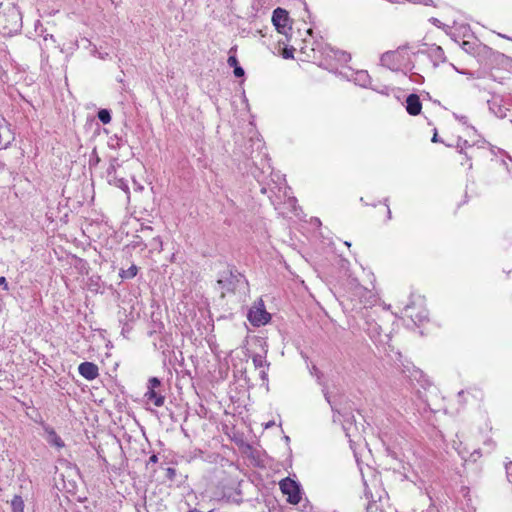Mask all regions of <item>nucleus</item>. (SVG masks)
<instances>
[{"mask_svg": "<svg viewBox=\"0 0 512 512\" xmlns=\"http://www.w3.org/2000/svg\"><path fill=\"white\" fill-rule=\"evenodd\" d=\"M152 242H153V244L159 246L160 249H162V240H161L160 236L154 237Z\"/></svg>", "mask_w": 512, "mask_h": 512, "instance_id": "33", "label": "nucleus"}, {"mask_svg": "<svg viewBox=\"0 0 512 512\" xmlns=\"http://www.w3.org/2000/svg\"><path fill=\"white\" fill-rule=\"evenodd\" d=\"M462 48L466 52H471L473 50V43H471L469 41H463Z\"/></svg>", "mask_w": 512, "mask_h": 512, "instance_id": "30", "label": "nucleus"}, {"mask_svg": "<svg viewBox=\"0 0 512 512\" xmlns=\"http://www.w3.org/2000/svg\"><path fill=\"white\" fill-rule=\"evenodd\" d=\"M97 117L103 124H108L111 121V112L108 109H100L97 113Z\"/></svg>", "mask_w": 512, "mask_h": 512, "instance_id": "22", "label": "nucleus"}, {"mask_svg": "<svg viewBox=\"0 0 512 512\" xmlns=\"http://www.w3.org/2000/svg\"><path fill=\"white\" fill-rule=\"evenodd\" d=\"M2 289L3 290L8 289V283H7L6 279H5V277H3V276H2Z\"/></svg>", "mask_w": 512, "mask_h": 512, "instance_id": "36", "label": "nucleus"}, {"mask_svg": "<svg viewBox=\"0 0 512 512\" xmlns=\"http://www.w3.org/2000/svg\"><path fill=\"white\" fill-rule=\"evenodd\" d=\"M426 49L418 50L415 55H426L433 63V67H438L441 63L446 62V56L441 46L436 44L426 45Z\"/></svg>", "mask_w": 512, "mask_h": 512, "instance_id": "8", "label": "nucleus"}, {"mask_svg": "<svg viewBox=\"0 0 512 512\" xmlns=\"http://www.w3.org/2000/svg\"><path fill=\"white\" fill-rule=\"evenodd\" d=\"M236 493L231 482L222 480L220 481L214 490L212 491L211 497L216 501H231L233 494Z\"/></svg>", "mask_w": 512, "mask_h": 512, "instance_id": "7", "label": "nucleus"}, {"mask_svg": "<svg viewBox=\"0 0 512 512\" xmlns=\"http://www.w3.org/2000/svg\"><path fill=\"white\" fill-rule=\"evenodd\" d=\"M280 490L283 494L287 495V501L290 504L296 505L301 501V486L296 481L287 477L280 481Z\"/></svg>", "mask_w": 512, "mask_h": 512, "instance_id": "5", "label": "nucleus"}, {"mask_svg": "<svg viewBox=\"0 0 512 512\" xmlns=\"http://www.w3.org/2000/svg\"><path fill=\"white\" fill-rule=\"evenodd\" d=\"M48 40H51L52 42H54V43H55V39H54V37H53V35H52V34H46V35L44 36V41L46 42V41H48Z\"/></svg>", "mask_w": 512, "mask_h": 512, "instance_id": "35", "label": "nucleus"}, {"mask_svg": "<svg viewBox=\"0 0 512 512\" xmlns=\"http://www.w3.org/2000/svg\"><path fill=\"white\" fill-rule=\"evenodd\" d=\"M505 470L507 479L512 484V461L505 462Z\"/></svg>", "mask_w": 512, "mask_h": 512, "instance_id": "26", "label": "nucleus"}, {"mask_svg": "<svg viewBox=\"0 0 512 512\" xmlns=\"http://www.w3.org/2000/svg\"><path fill=\"white\" fill-rule=\"evenodd\" d=\"M107 175L109 177L110 184L113 183L116 187L122 189L123 191L129 190L126 180H124L123 178H117L115 165L111 164L109 166V168L107 169Z\"/></svg>", "mask_w": 512, "mask_h": 512, "instance_id": "14", "label": "nucleus"}, {"mask_svg": "<svg viewBox=\"0 0 512 512\" xmlns=\"http://www.w3.org/2000/svg\"><path fill=\"white\" fill-rule=\"evenodd\" d=\"M351 284L354 285L353 295L359 298L360 303L366 306L372 304L375 301V294L371 290L357 283L355 279L352 280Z\"/></svg>", "mask_w": 512, "mask_h": 512, "instance_id": "9", "label": "nucleus"}, {"mask_svg": "<svg viewBox=\"0 0 512 512\" xmlns=\"http://www.w3.org/2000/svg\"><path fill=\"white\" fill-rule=\"evenodd\" d=\"M409 377L414 378L419 382L421 381V379H423V383L421 384L423 388H426L427 386L430 385V381L428 379H425L423 372L419 369H414L413 372H411V374L409 375Z\"/></svg>", "mask_w": 512, "mask_h": 512, "instance_id": "20", "label": "nucleus"}, {"mask_svg": "<svg viewBox=\"0 0 512 512\" xmlns=\"http://www.w3.org/2000/svg\"><path fill=\"white\" fill-rule=\"evenodd\" d=\"M386 206H387V218L390 220L392 217L391 210L389 209V206L387 204H386Z\"/></svg>", "mask_w": 512, "mask_h": 512, "instance_id": "38", "label": "nucleus"}, {"mask_svg": "<svg viewBox=\"0 0 512 512\" xmlns=\"http://www.w3.org/2000/svg\"><path fill=\"white\" fill-rule=\"evenodd\" d=\"M332 52L334 53V57L341 63H347L351 59L350 54L344 51L332 50Z\"/></svg>", "mask_w": 512, "mask_h": 512, "instance_id": "23", "label": "nucleus"}, {"mask_svg": "<svg viewBox=\"0 0 512 512\" xmlns=\"http://www.w3.org/2000/svg\"><path fill=\"white\" fill-rule=\"evenodd\" d=\"M326 397V400L330 403V400H329V397L327 396V394L325 395Z\"/></svg>", "mask_w": 512, "mask_h": 512, "instance_id": "47", "label": "nucleus"}, {"mask_svg": "<svg viewBox=\"0 0 512 512\" xmlns=\"http://www.w3.org/2000/svg\"><path fill=\"white\" fill-rule=\"evenodd\" d=\"M247 318L253 326H261L270 320V314L263 308H251L248 312Z\"/></svg>", "mask_w": 512, "mask_h": 512, "instance_id": "10", "label": "nucleus"}, {"mask_svg": "<svg viewBox=\"0 0 512 512\" xmlns=\"http://www.w3.org/2000/svg\"><path fill=\"white\" fill-rule=\"evenodd\" d=\"M272 23L276 30L284 35H288V32L292 29L290 25V17L288 12L283 8H276L272 14Z\"/></svg>", "mask_w": 512, "mask_h": 512, "instance_id": "6", "label": "nucleus"}, {"mask_svg": "<svg viewBox=\"0 0 512 512\" xmlns=\"http://www.w3.org/2000/svg\"><path fill=\"white\" fill-rule=\"evenodd\" d=\"M284 439H285V441H286V442H289V441H290L289 436H285V437H284Z\"/></svg>", "mask_w": 512, "mask_h": 512, "instance_id": "43", "label": "nucleus"}, {"mask_svg": "<svg viewBox=\"0 0 512 512\" xmlns=\"http://www.w3.org/2000/svg\"><path fill=\"white\" fill-rule=\"evenodd\" d=\"M5 21L7 24L2 26L3 36H11L21 31L22 29V14L15 3L12 1L5 13Z\"/></svg>", "mask_w": 512, "mask_h": 512, "instance_id": "1", "label": "nucleus"}, {"mask_svg": "<svg viewBox=\"0 0 512 512\" xmlns=\"http://www.w3.org/2000/svg\"><path fill=\"white\" fill-rule=\"evenodd\" d=\"M500 37L504 38V39H507V40H510L512 41V37H509L507 35H504V34H499Z\"/></svg>", "mask_w": 512, "mask_h": 512, "instance_id": "40", "label": "nucleus"}, {"mask_svg": "<svg viewBox=\"0 0 512 512\" xmlns=\"http://www.w3.org/2000/svg\"><path fill=\"white\" fill-rule=\"evenodd\" d=\"M261 192L266 193V188L265 187L261 188Z\"/></svg>", "mask_w": 512, "mask_h": 512, "instance_id": "44", "label": "nucleus"}, {"mask_svg": "<svg viewBox=\"0 0 512 512\" xmlns=\"http://www.w3.org/2000/svg\"><path fill=\"white\" fill-rule=\"evenodd\" d=\"M227 63H228V65H229L230 67H232L233 69H234L236 66H238V65H239V62H238V60H237V58H236V56H235V55H230V56L228 57Z\"/></svg>", "mask_w": 512, "mask_h": 512, "instance_id": "27", "label": "nucleus"}, {"mask_svg": "<svg viewBox=\"0 0 512 512\" xmlns=\"http://www.w3.org/2000/svg\"><path fill=\"white\" fill-rule=\"evenodd\" d=\"M7 132L9 133V135H10L11 137L7 140V142L5 143V145H4V146H2V149H6V148L10 145L11 141H12V140H14V136H13V134H12V132H11L10 127H9V126H7Z\"/></svg>", "mask_w": 512, "mask_h": 512, "instance_id": "32", "label": "nucleus"}, {"mask_svg": "<svg viewBox=\"0 0 512 512\" xmlns=\"http://www.w3.org/2000/svg\"><path fill=\"white\" fill-rule=\"evenodd\" d=\"M355 421L353 414H347L344 419L343 429L346 431V435L349 437V428L346 426L347 423L352 424V422Z\"/></svg>", "mask_w": 512, "mask_h": 512, "instance_id": "25", "label": "nucleus"}, {"mask_svg": "<svg viewBox=\"0 0 512 512\" xmlns=\"http://www.w3.org/2000/svg\"><path fill=\"white\" fill-rule=\"evenodd\" d=\"M256 342L262 348L263 353H254L251 358L255 369L267 368L269 369L270 363L266 360L267 349H265L266 343L261 339H257Z\"/></svg>", "mask_w": 512, "mask_h": 512, "instance_id": "11", "label": "nucleus"}, {"mask_svg": "<svg viewBox=\"0 0 512 512\" xmlns=\"http://www.w3.org/2000/svg\"><path fill=\"white\" fill-rule=\"evenodd\" d=\"M463 393H464V391H460V392L458 393V395H459V396H461V395H463Z\"/></svg>", "mask_w": 512, "mask_h": 512, "instance_id": "46", "label": "nucleus"}, {"mask_svg": "<svg viewBox=\"0 0 512 512\" xmlns=\"http://www.w3.org/2000/svg\"><path fill=\"white\" fill-rule=\"evenodd\" d=\"M233 73H234L235 77L240 78V77L244 76L245 71L240 65H238L234 68Z\"/></svg>", "mask_w": 512, "mask_h": 512, "instance_id": "28", "label": "nucleus"}, {"mask_svg": "<svg viewBox=\"0 0 512 512\" xmlns=\"http://www.w3.org/2000/svg\"><path fill=\"white\" fill-rule=\"evenodd\" d=\"M412 309H413L412 303L406 304L403 308V313L405 314V316L411 318V320L415 324L422 323L423 321L428 319V314L425 310H422V311L418 312L417 314H413Z\"/></svg>", "mask_w": 512, "mask_h": 512, "instance_id": "15", "label": "nucleus"}, {"mask_svg": "<svg viewBox=\"0 0 512 512\" xmlns=\"http://www.w3.org/2000/svg\"><path fill=\"white\" fill-rule=\"evenodd\" d=\"M439 141H440V139L438 138L437 131L435 130L434 135L432 137V142L437 143Z\"/></svg>", "mask_w": 512, "mask_h": 512, "instance_id": "37", "label": "nucleus"}, {"mask_svg": "<svg viewBox=\"0 0 512 512\" xmlns=\"http://www.w3.org/2000/svg\"><path fill=\"white\" fill-rule=\"evenodd\" d=\"M161 385V380L158 377L149 378L147 391L144 394L146 400L152 402L156 407H161L165 403V396L159 390Z\"/></svg>", "mask_w": 512, "mask_h": 512, "instance_id": "4", "label": "nucleus"}, {"mask_svg": "<svg viewBox=\"0 0 512 512\" xmlns=\"http://www.w3.org/2000/svg\"><path fill=\"white\" fill-rule=\"evenodd\" d=\"M79 374L87 380H94L99 376L98 366L92 362H82L78 367Z\"/></svg>", "mask_w": 512, "mask_h": 512, "instance_id": "12", "label": "nucleus"}, {"mask_svg": "<svg viewBox=\"0 0 512 512\" xmlns=\"http://www.w3.org/2000/svg\"><path fill=\"white\" fill-rule=\"evenodd\" d=\"M460 121H462L463 123L466 122L467 120V117L466 116H461L460 118H458Z\"/></svg>", "mask_w": 512, "mask_h": 512, "instance_id": "42", "label": "nucleus"}, {"mask_svg": "<svg viewBox=\"0 0 512 512\" xmlns=\"http://www.w3.org/2000/svg\"><path fill=\"white\" fill-rule=\"evenodd\" d=\"M138 273V267L136 265H131L128 269H121L119 272V276L122 279H132L134 278Z\"/></svg>", "mask_w": 512, "mask_h": 512, "instance_id": "19", "label": "nucleus"}, {"mask_svg": "<svg viewBox=\"0 0 512 512\" xmlns=\"http://www.w3.org/2000/svg\"><path fill=\"white\" fill-rule=\"evenodd\" d=\"M432 23L437 25V26H439L440 21L438 19H436V18H432Z\"/></svg>", "mask_w": 512, "mask_h": 512, "instance_id": "41", "label": "nucleus"}, {"mask_svg": "<svg viewBox=\"0 0 512 512\" xmlns=\"http://www.w3.org/2000/svg\"><path fill=\"white\" fill-rule=\"evenodd\" d=\"M356 81L359 85L366 87L370 85V76L366 71H359L357 73Z\"/></svg>", "mask_w": 512, "mask_h": 512, "instance_id": "21", "label": "nucleus"}, {"mask_svg": "<svg viewBox=\"0 0 512 512\" xmlns=\"http://www.w3.org/2000/svg\"><path fill=\"white\" fill-rule=\"evenodd\" d=\"M260 379L262 380V385L265 386L266 390H269V380H268V369L261 368L259 373Z\"/></svg>", "mask_w": 512, "mask_h": 512, "instance_id": "24", "label": "nucleus"}, {"mask_svg": "<svg viewBox=\"0 0 512 512\" xmlns=\"http://www.w3.org/2000/svg\"><path fill=\"white\" fill-rule=\"evenodd\" d=\"M158 462V456L156 454H152L150 457H149V460L147 462V464H150V463H157Z\"/></svg>", "mask_w": 512, "mask_h": 512, "instance_id": "34", "label": "nucleus"}, {"mask_svg": "<svg viewBox=\"0 0 512 512\" xmlns=\"http://www.w3.org/2000/svg\"><path fill=\"white\" fill-rule=\"evenodd\" d=\"M397 53L395 52H385L382 54L380 61L381 65L384 67L389 68L390 70H397L398 69V61H397Z\"/></svg>", "mask_w": 512, "mask_h": 512, "instance_id": "16", "label": "nucleus"}, {"mask_svg": "<svg viewBox=\"0 0 512 512\" xmlns=\"http://www.w3.org/2000/svg\"><path fill=\"white\" fill-rule=\"evenodd\" d=\"M245 283V277L237 270L226 269L222 271L217 280V284L224 292H235L236 289Z\"/></svg>", "mask_w": 512, "mask_h": 512, "instance_id": "2", "label": "nucleus"}, {"mask_svg": "<svg viewBox=\"0 0 512 512\" xmlns=\"http://www.w3.org/2000/svg\"><path fill=\"white\" fill-rule=\"evenodd\" d=\"M418 78H420L421 80H423V77L422 75H418V74H415Z\"/></svg>", "mask_w": 512, "mask_h": 512, "instance_id": "45", "label": "nucleus"}, {"mask_svg": "<svg viewBox=\"0 0 512 512\" xmlns=\"http://www.w3.org/2000/svg\"><path fill=\"white\" fill-rule=\"evenodd\" d=\"M312 510L313 506L309 501L306 500V502L302 505V512H312Z\"/></svg>", "mask_w": 512, "mask_h": 512, "instance_id": "31", "label": "nucleus"}, {"mask_svg": "<svg viewBox=\"0 0 512 512\" xmlns=\"http://www.w3.org/2000/svg\"><path fill=\"white\" fill-rule=\"evenodd\" d=\"M422 109V103L420 101V98L416 94H410L406 98V110L407 112L412 115L416 116L420 114Z\"/></svg>", "mask_w": 512, "mask_h": 512, "instance_id": "13", "label": "nucleus"}, {"mask_svg": "<svg viewBox=\"0 0 512 512\" xmlns=\"http://www.w3.org/2000/svg\"><path fill=\"white\" fill-rule=\"evenodd\" d=\"M175 475H176V470L172 467H168L166 469V477L169 479V480H173L175 478Z\"/></svg>", "mask_w": 512, "mask_h": 512, "instance_id": "29", "label": "nucleus"}, {"mask_svg": "<svg viewBox=\"0 0 512 512\" xmlns=\"http://www.w3.org/2000/svg\"><path fill=\"white\" fill-rule=\"evenodd\" d=\"M365 331L371 340L378 344H388L390 335L383 332L381 324L378 323L372 313L365 315Z\"/></svg>", "mask_w": 512, "mask_h": 512, "instance_id": "3", "label": "nucleus"}, {"mask_svg": "<svg viewBox=\"0 0 512 512\" xmlns=\"http://www.w3.org/2000/svg\"><path fill=\"white\" fill-rule=\"evenodd\" d=\"M47 432V441L50 445H53L57 448H62L64 446V442L61 437L54 431L52 428H46Z\"/></svg>", "mask_w": 512, "mask_h": 512, "instance_id": "17", "label": "nucleus"}, {"mask_svg": "<svg viewBox=\"0 0 512 512\" xmlns=\"http://www.w3.org/2000/svg\"><path fill=\"white\" fill-rule=\"evenodd\" d=\"M11 512H24V500L21 496L15 495L10 501Z\"/></svg>", "mask_w": 512, "mask_h": 512, "instance_id": "18", "label": "nucleus"}, {"mask_svg": "<svg viewBox=\"0 0 512 512\" xmlns=\"http://www.w3.org/2000/svg\"><path fill=\"white\" fill-rule=\"evenodd\" d=\"M292 57H293L292 52H285L284 53V58H292Z\"/></svg>", "mask_w": 512, "mask_h": 512, "instance_id": "39", "label": "nucleus"}]
</instances>
